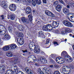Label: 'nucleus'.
Wrapping results in <instances>:
<instances>
[{"instance_id": "nucleus-1", "label": "nucleus", "mask_w": 74, "mask_h": 74, "mask_svg": "<svg viewBox=\"0 0 74 74\" xmlns=\"http://www.w3.org/2000/svg\"><path fill=\"white\" fill-rule=\"evenodd\" d=\"M67 55V53L65 51H63L61 53V55H62V56L65 55L64 57V58L65 60L69 61L70 62H71L73 61V59L70 56Z\"/></svg>"}, {"instance_id": "nucleus-2", "label": "nucleus", "mask_w": 74, "mask_h": 74, "mask_svg": "<svg viewBox=\"0 0 74 74\" xmlns=\"http://www.w3.org/2000/svg\"><path fill=\"white\" fill-rule=\"evenodd\" d=\"M29 47L30 48H34V52L36 53H38L40 52V50L37 46H35L34 43H31L29 44Z\"/></svg>"}, {"instance_id": "nucleus-3", "label": "nucleus", "mask_w": 74, "mask_h": 74, "mask_svg": "<svg viewBox=\"0 0 74 74\" xmlns=\"http://www.w3.org/2000/svg\"><path fill=\"white\" fill-rule=\"evenodd\" d=\"M71 71V70L70 69V68H69L68 66H64L62 69V72L64 74H68Z\"/></svg>"}, {"instance_id": "nucleus-4", "label": "nucleus", "mask_w": 74, "mask_h": 74, "mask_svg": "<svg viewBox=\"0 0 74 74\" xmlns=\"http://www.w3.org/2000/svg\"><path fill=\"white\" fill-rule=\"evenodd\" d=\"M49 24H47L46 25H44L42 29L44 31H47L49 30V31H51L52 30V28L51 29H49L50 27H52V25Z\"/></svg>"}, {"instance_id": "nucleus-5", "label": "nucleus", "mask_w": 74, "mask_h": 74, "mask_svg": "<svg viewBox=\"0 0 74 74\" xmlns=\"http://www.w3.org/2000/svg\"><path fill=\"white\" fill-rule=\"evenodd\" d=\"M38 71L39 74H49L50 73L49 70L45 68L43 69V72L40 69H39Z\"/></svg>"}, {"instance_id": "nucleus-6", "label": "nucleus", "mask_w": 74, "mask_h": 74, "mask_svg": "<svg viewBox=\"0 0 74 74\" xmlns=\"http://www.w3.org/2000/svg\"><path fill=\"white\" fill-rule=\"evenodd\" d=\"M19 38H19V37H17L15 38V40L16 41H17L19 45H22L24 44V40H23V39L21 38H20V40L18 41V40Z\"/></svg>"}, {"instance_id": "nucleus-7", "label": "nucleus", "mask_w": 74, "mask_h": 74, "mask_svg": "<svg viewBox=\"0 0 74 74\" xmlns=\"http://www.w3.org/2000/svg\"><path fill=\"white\" fill-rule=\"evenodd\" d=\"M56 61L58 63L63 64V63H64V60L60 57H58L56 58Z\"/></svg>"}, {"instance_id": "nucleus-8", "label": "nucleus", "mask_w": 74, "mask_h": 74, "mask_svg": "<svg viewBox=\"0 0 74 74\" xmlns=\"http://www.w3.org/2000/svg\"><path fill=\"white\" fill-rule=\"evenodd\" d=\"M45 13L46 15H48L49 16H51V17H52L53 18L55 17V15L53 14L52 13V12H51L48 10H46L45 11Z\"/></svg>"}, {"instance_id": "nucleus-9", "label": "nucleus", "mask_w": 74, "mask_h": 74, "mask_svg": "<svg viewBox=\"0 0 74 74\" xmlns=\"http://www.w3.org/2000/svg\"><path fill=\"white\" fill-rule=\"evenodd\" d=\"M37 62L38 63L40 62L42 63L45 64L47 62V61L45 59L41 58H38V60Z\"/></svg>"}, {"instance_id": "nucleus-10", "label": "nucleus", "mask_w": 74, "mask_h": 74, "mask_svg": "<svg viewBox=\"0 0 74 74\" xmlns=\"http://www.w3.org/2000/svg\"><path fill=\"white\" fill-rule=\"evenodd\" d=\"M59 21H53V22L52 27V28H55V27H57L59 26Z\"/></svg>"}, {"instance_id": "nucleus-11", "label": "nucleus", "mask_w": 74, "mask_h": 74, "mask_svg": "<svg viewBox=\"0 0 74 74\" xmlns=\"http://www.w3.org/2000/svg\"><path fill=\"white\" fill-rule=\"evenodd\" d=\"M9 9L11 11H15L16 5L15 4H12L9 6Z\"/></svg>"}, {"instance_id": "nucleus-12", "label": "nucleus", "mask_w": 74, "mask_h": 74, "mask_svg": "<svg viewBox=\"0 0 74 74\" xmlns=\"http://www.w3.org/2000/svg\"><path fill=\"white\" fill-rule=\"evenodd\" d=\"M21 21L24 23H29V20H27L26 18L25 17H22L21 18Z\"/></svg>"}, {"instance_id": "nucleus-13", "label": "nucleus", "mask_w": 74, "mask_h": 74, "mask_svg": "<svg viewBox=\"0 0 74 74\" xmlns=\"http://www.w3.org/2000/svg\"><path fill=\"white\" fill-rule=\"evenodd\" d=\"M1 5L2 7L3 8H7V5L6 4V3L4 1H3Z\"/></svg>"}, {"instance_id": "nucleus-14", "label": "nucleus", "mask_w": 74, "mask_h": 74, "mask_svg": "<svg viewBox=\"0 0 74 74\" xmlns=\"http://www.w3.org/2000/svg\"><path fill=\"white\" fill-rule=\"evenodd\" d=\"M5 67L4 65L3 64L0 65V73L2 71L3 72L4 71H5Z\"/></svg>"}, {"instance_id": "nucleus-15", "label": "nucleus", "mask_w": 74, "mask_h": 74, "mask_svg": "<svg viewBox=\"0 0 74 74\" xmlns=\"http://www.w3.org/2000/svg\"><path fill=\"white\" fill-rule=\"evenodd\" d=\"M31 8L30 7H27L26 9L25 12L26 14H29L31 13Z\"/></svg>"}, {"instance_id": "nucleus-16", "label": "nucleus", "mask_w": 74, "mask_h": 74, "mask_svg": "<svg viewBox=\"0 0 74 74\" xmlns=\"http://www.w3.org/2000/svg\"><path fill=\"white\" fill-rule=\"evenodd\" d=\"M69 23H70V22L67 21V20H64L63 22V23L64 25L65 26H66L67 27H68L69 26Z\"/></svg>"}, {"instance_id": "nucleus-17", "label": "nucleus", "mask_w": 74, "mask_h": 74, "mask_svg": "<svg viewBox=\"0 0 74 74\" xmlns=\"http://www.w3.org/2000/svg\"><path fill=\"white\" fill-rule=\"evenodd\" d=\"M62 8V6L61 5H57L56 7V9L59 12L61 10V8Z\"/></svg>"}, {"instance_id": "nucleus-18", "label": "nucleus", "mask_w": 74, "mask_h": 74, "mask_svg": "<svg viewBox=\"0 0 74 74\" xmlns=\"http://www.w3.org/2000/svg\"><path fill=\"white\" fill-rule=\"evenodd\" d=\"M25 70L28 74H32V70L27 69L25 68Z\"/></svg>"}, {"instance_id": "nucleus-19", "label": "nucleus", "mask_w": 74, "mask_h": 74, "mask_svg": "<svg viewBox=\"0 0 74 74\" xmlns=\"http://www.w3.org/2000/svg\"><path fill=\"white\" fill-rule=\"evenodd\" d=\"M13 58L14 59V64H16L18 63V57L16 56H14Z\"/></svg>"}, {"instance_id": "nucleus-20", "label": "nucleus", "mask_w": 74, "mask_h": 74, "mask_svg": "<svg viewBox=\"0 0 74 74\" xmlns=\"http://www.w3.org/2000/svg\"><path fill=\"white\" fill-rule=\"evenodd\" d=\"M10 47L11 49H15V48H16V45L15 44H12L11 45H10Z\"/></svg>"}, {"instance_id": "nucleus-21", "label": "nucleus", "mask_w": 74, "mask_h": 74, "mask_svg": "<svg viewBox=\"0 0 74 74\" xmlns=\"http://www.w3.org/2000/svg\"><path fill=\"white\" fill-rule=\"evenodd\" d=\"M5 38H3V40H8L11 38L10 36L8 35V34H6L5 35Z\"/></svg>"}, {"instance_id": "nucleus-22", "label": "nucleus", "mask_w": 74, "mask_h": 74, "mask_svg": "<svg viewBox=\"0 0 74 74\" xmlns=\"http://www.w3.org/2000/svg\"><path fill=\"white\" fill-rule=\"evenodd\" d=\"M68 33H71L72 32V30L71 29H70V28H66L64 29Z\"/></svg>"}, {"instance_id": "nucleus-23", "label": "nucleus", "mask_w": 74, "mask_h": 74, "mask_svg": "<svg viewBox=\"0 0 74 74\" xmlns=\"http://www.w3.org/2000/svg\"><path fill=\"white\" fill-rule=\"evenodd\" d=\"M17 36H18L17 37H19V38H21V37H23V34L22 32H18L17 33Z\"/></svg>"}, {"instance_id": "nucleus-24", "label": "nucleus", "mask_w": 74, "mask_h": 74, "mask_svg": "<svg viewBox=\"0 0 74 74\" xmlns=\"http://www.w3.org/2000/svg\"><path fill=\"white\" fill-rule=\"evenodd\" d=\"M10 19L11 20H14L15 18V16L14 14H12L10 15Z\"/></svg>"}, {"instance_id": "nucleus-25", "label": "nucleus", "mask_w": 74, "mask_h": 74, "mask_svg": "<svg viewBox=\"0 0 74 74\" xmlns=\"http://www.w3.org/2000/svg\"><path fill=\"white\" fill-rule=\"evenodd\" d=\"M18 30H23V26H22V25H18Z\"/></svg>"}, {"instance_id": "nucleus-26", "label": "nucleus", "mask_w": 74, "mask_h": 74, "mask_svg": "<svg viewBox=\"0 0 74 74\" xmlns=\"http://www.w3.org/2000/svg\"><path fill=\"white\" fill-rule=\"evenodd\" d=\"M39 36L40 37H44V35L43 34V32L42 31H40L39 33Z\"/></svg>"}, {"instance_id": "nucleus-27", "label": "nucleus", "mask_w": 74, "mask_h": 74, "mask_svg": "<svg viewBox=\"0 0 74 74\" xmlns=\"http://www.w3.org/2000/svg\"><path fill=\"white\" fill-rule=\"evenodd\" d=\"M28 17L29 19V21L31 22L32 21V20H33V17L32 16V14H29L28 16Z\"/></svg>"}, {"instance_id": "nucleus-28", "label": "nucleus", "mask_w": 74, "mask_h": 74, "mask_svg": "<svg viewBox=\"0 0 74 74\" xmlns=\"http://www.w3.org/2000/svg\"><path fill=\"white\" fill-rule=\"evenodd\" d=\"M63 12L66 14L67 13V12H68V10H67V9L66 8H64L63 9Z\"/></svg>"}, {"instance_id": "nucleus-29", "label": "nucleus", "mask_w": 74, "mask_h": 74, "mask_svg": "<svg viewBox=\"0 0 74 74\" xmlns=\"http://www.w3.org/2000/svg\"><path fill=\"white\" fill-rule=\"evenodd\" d=\"M36 1V2L38 5L39 4H40L41 3V0H35Z\"/></svg>"}, {"instance_id": "nucleus-30", "label": "nucleus", "mask_w": 74, "mask_h": 74, "mask_svg": "<svg viewBox=\"0 0 74 74\" xmlns=\"http://www.w3.org/2000/svg\"><path fill=\"white\" fill-rule=\"evenodd\" d=\"M32 4L34 6V7H35L36 6V2H35V0H32Z\"/></svg>"}, {"instance_id": "nucleus-31", "label": "nucleus", "mask_w": 74, "mask_h": 74, "mask_svg": "<svg viewBox=\"0 0 74 74\" xmlns=\"http://www.w3.org/2000/svg\"><path fill=\"white\" fill-rule=\"evenodd\" d=\"M7 56L8 57H12L13 56V54L11 53H9L7 54Z\"/></svg>"}, {"instance_id": "nucleus-32", "label": "nucleus", "mask_w": 74, "mask_h": 74, "mask_svg": "<svg viewBox=\"0 0 74 74\" xmlns=\"http://www.w3.org/2000/svg\"><path fill=\"white\" fill-rule=\"evenodd\" d=\"M68 5H69V6H71L72 5L74 6V3H71V2H69L68 4Z\"/></svg>"}, {"instance_id": "nucleus-33", "label": "nucleus", "mask_w": 74, "mask_h": 74, "mask_svg": "<svg viewBox=\"0 0 74 74\" xmlns=\"http://www.w3.org/2000/svg\"><path fill=\"white\" fill-rule=\"evenodd\" d=\"M5 47H6V50L8 51V50H9L10 49V45H8L5 46Z\"/></svg>"}, {"instance_id": "nucleus-34", "label": "nucleus", "mask_w": 74, "mask_h": 74, "mask_svg": "<svg viewBox=\"0 0 74 74\" xmlns=\"http://www.w3.org/2000/svg\"><path fill=\"white\" fill-rule=\"evenodd\" d=\"M22 2H28V3H30L31 1V0H22Z\"/></svg>"}, {"instance_id": "nucleus-35", "label": "nucleus", "mask_w": 74, "mask_h": 74, "mask_svg": "<svg viewBox=\"0 0 74 74\" xmlns=\"http://www.w3.org/2000/svg\"><path fill=\"white\" fill-rule=\"evenodd\" d=\"M73 26V24L71 23L70 22H69L68 27H72Z\"/></svg>"}, {"instance_id": "nucleus-36", "label": "nucleus", "mask_w": 74, "mask_h": 74, "mask_svg": "<svg viewBox=\"0 0 74 74\" xmlns=\"http://www.w3.org/2000/svg\"><path fill=\"white\" fill-rule=\"evenodd\" d=\"M67 33V32L66 31H63L61 32V34H62V35H64L65 34H66Z\"/></svg>"}, {"instance_id": "nucleus-37", "label": "nucleus", "mask_w": 74, "mask_h": 74, "mask_svg": "<svg viewBox=\"0 0 74 74\" xmlns=\"http://www.w3.org/2000/svg\"><path fill=\"white\" fill-rule=\"evenodd\" d=\"M59 1L62 3V4L64 5H66V3H64V2H63V0H59Z\"/></svg>"}, {"instance_id": "nucleus-38", "label": "nucleus", "mask_w": 74, "mask_h": 74, "mask_svg": "<svg viewBox=\"0 0 74 74\" xmlns=\"http://www.w3.org/2000/svg\"><path fill=\"white\" fill-rule=\"evenodd\" d=\"M31 58L33 60L34 59H35L36 57L34 55H32L31 56Z\"/></svg>"}, {"instance_id": "nucleus-39", "label": "nucleus", "mask_w": 74, "mask_h": 74, "mask_svg": "<svg viewBox=\"0 0 74 74\" xmlns=\"http://www.w3.org/2000/svg\"><path fill=\"white\" fill-rule=\"evenodd\" d=\"M54 74H60V73L59 71H55L54 72Z\"/></svg>"}, {"instance_id": "nucleus-40", "label": "nucleus", "mask_w": 74, "mask_h": 74, "mask_svg": "<svg viewBox=\"0 0 74 74\" xmlns=\"http://www.w3.org/2000/svg\"><path fill=\"white\" fill-rule=\"evenodd\" d=\"M3 51H7V49H6V47H5V46L3 48Z\"/></svg>"}, {"instance_id": "nucleus-41", "label": "nucleus", "mask_w": 74, "mask_h": 74, "mask_svg": "<svg viewBox=\"0 0 74 74\" xmlns=\"http://www.w3.org/2000/svg\"><path fill=\"white\" fill-rule=\"evenodd\" d=\"M50 40L49 39H47L46 40V44H48Z\"/></svg>"}, {"instance_id": "nucleus-42", "label": "nucleus", "mask_w": 74, "mask_h": 74, "mask_svg": "<svg viewBox=\"0 0 74 74\" xmlns=\"http://www.w3.org/2000/svg\"><path fill=\"white\" fill-rule=\"evenodd\" d=\"M0 26L1 27H3L2 28V29H5V28L4 27V26L2 25H0Z\"/></svg>"}, {"instance_id": "nucleus-43", "label": "nucleus", "mask_w": 74, "mask_h": 74, "mask_svg": "<svg viewBox=\"0 0 74 74\" xmlns=\"http://www.w3.org/2000/svg\"><path fill=\"white\" fill-rule=\"evenodd\" d=\"M54 45H59V44H58V42H54Z\"/></svg>"}, {"instance_id": "nucleus-44", "label": "nucleus", "mask_w": 74, "mask_h": 74, "mask_svg": "<svg viewBox=\"0 0 74 74\" xmlns=\"http://www.w3.org/2000/svg\"><path fill=\"white\" fill-rule=\"evenodd\" d=\"M14 69L16 71V70H17V66H15L14 67Z\"/></svg>"}, {"instance_id": "nucleus-45", "label": "nucleus", "mask_w": 74, "mask_h": 74, "mask_svg": "<svg viewBox=\"0 0 74 74\" xmlns=\"http://www.w3.org/2000/svg\"><path fill=\"white\" fill-rule=\"evenodd\" d=\"M42 1L43 3H45V4L47 3V1L46 0H42Z\"/></svg>"}, {"instance_id": "nucleus-46", "label": "nucleus", "mask_w": 74, "mask_h": 74, "mask_svg": "<svg viewBox=\"0 0 74 74\" xmlns=\"http://www.w3.org/2000/svg\"><path fill=\"white\" fill-rule=\"evenodd\" d=\"M54 4H56V5H57V4H58V1H56L54 3Z\"/></svg>"}, {"instance_id": "nucleus-47", "label": "nucleus", "mask_w": 74, "mask_h": 74, "mask_svg": "<svg viewBox=\"0 0 74 74\" xmlns=\"http://www.w3.org/2000/svg\"><path fill=\"white\" fill-rule=\"evenodd\" d=\"M1 18H2V19H4V17L3 15H1Z\"/></svg>"}, {"instance_id": "nucleus-48", "label": "nucleus", "mask_w": 74, "mask_h": 74, "mask_svg": "<svg viewBox=\"0 0 74 74\" xmlns=\"http://www.w3.org/2000/svg\"><path fill=\"white\" fill-rule=\"evenodd\" d=\"M22 51L23 53H25V52H27V50H22Z\"/></svg>"}, {"instance_id": "nucleus-49", "label": "nucleus", "mask_w": 74, "mask_h": 74, "mask_svg": "<svg viewBox=\"0 0 74 74\" xmlns=\"http://www.w3.org/2000/svg\"><path fill=\"white\" fill-rule=\"evenodd\" d=\"M51 62L52 63H55V62L52 59L51 60Z\"/></svg>"}, {"instance_id": "nucleus-50", "label": "nucleus", "mask_w": 74, "mask_h": 74, "mask_svg": "<svg viewBox=\"0 0 74 74\" xmlns=\"http://www.w3.org/2000/svg\"><path fill=\"white\" fill-rule=\"evenodd\" d=\"M54 66L55 67V68H56L57 67H59V65H54Z\"/></svg>"}, {"instance_id": "nucleus-51", "label": "nucleus", "mask_w": 74, "mask_h": 74, "mask_svg": "<svg viewBox=\"0 0 74 74\" xmlns=\"http://www.w3.org/2000/svg\"><path fill=\"white\" fill-rule=\"evenodd\" d=\"M18 73L19 74H24V73L21 71H20Z\"/></svg>"}, {"instance_id": "nucleus-52", "label": "nucleus", "mask_w": 74, "mask_h": 74, "mask_svg": "<svg viewBox=\"0 0 74 74\" xmlns=\"http://www.w3.org/2000/svg\"><path fill=\"white\" fill-rule=\"evenodd\" d=\"M56 32L57 34H58L59 33V31L56 30Z\"/></svg>"}, {"instance_id": "nucleus-53", "label": "nucleus", "mask_w": 74, "mask_h": 74, "mask_svg": "<svg viewBox=\"0 0 74 74\" xmlns=\"http://www.w3.org/2000/svg\"><path fill=\"white\" fill-rule=\"evenodd\" d=\"M49 67H51V68H53V65H49Z\"/></svg>"}, {"instance_id": "nucleus-54", "label": "nucleus", "mask_w": 74, "mask_h": 74, "mask_svg": "<svg viewBox=\"0 0 74 74\" xmlns=\"http://www.w3.org/2000/svg\"><path fill=\"white\" fill-rule=\"evenodd\" d=\"M33 61L34 62H36L37 61V59L36 58V57L33 60Z\"/></svg>"}, {"instance_id": "nucleus-55", "label": "nucleus", "mask_w": 74, "mask_h": 74, "mask_svg": "<svg viewBox=\"0 0 74 74\" xmlns=\"http://www.w3.org/2000/svg\"><path fill=\"white\" fill-rule=\"evenodd\" d=\"M20 0H15V1L16 3H19Z\"/></svg>"}, {"instance_id": "nucleus-56", "label": "nucleus", "mask_w": 74, "mask_h": 74, "mask_svg": "<svg viewBox=\"0 0 74 74\" xmlns=\"http://www.w3.org/2000/svg\"><path fill=\"white\" fill-rule=\"evenodd\" d=\"M34 64L36 66H38V63H35Z\"/></svg>"}, {"instance_id": "nucleus-57", "label": "nucleus", "mask_w": 74, "mask_h": 74, "mask_svg": "<svg viewBox=\"0 0 74 74\" xmlns=\"http://www.w3.org/2000/svg\"><path fill=\"white\" fill-rule=\"evenodd\" d=\"M10 71L9 70H8L6 72V73L8 74V73H10Z\"/></svg>"}, {"instance_id": "nucleus-58", "label": "nucleus", "mask_w": 74, "mask_h": 74, "mask_svg": "<svg viewBox=\"0 0 74 74\" xmlns=\"http://www.w3.org/2000/svg\"><path fill=\"white\" fill-rule=\"evenodd\" d=\"M66 7L68 8H70V6L69 5H68Z\"/></svg>"}, {"instance_id": "nucleus-59", "label": "nucleus", "mask_w": 74, "mask_h": 74, "mask_svg": "<svg viewBox=\"0 0 74 74\" xmlns=\"http://www.w3.org/2000/svg\"><path fill=\"white\" fill-rule=\"evenodd\" d=\"M73 35H72L71 34H69V36H70V37H72V36Z\"/></svg>"}, {"instance_id": "nucleus-60", "label": "nucleus", "mask_w": 74, "mask_h": 74, "mask_svg": "<svg viewBox=\"0 0 74 74\" xmlns=\"http://www.w3.org/2000/svg\"><path fill=\"white\" fill-rule=\"evenodd\" d=\"M8 19H9V18H10V16L8 15Z\"/></svg>"}, {"instance_id": "nucleus-61", "label": "nucleus", "mask_w": 74, "mask_h": 74, "mask_svg": "<svg viewBox=\"0 0 74 74\" xmlns=\"http://www.w3.org/2000/svg\"><path fill=\"white\" fill-rule=\"evenodd\" d=\"M71 19H72V18H74V16H71Z\"/></svg>"}, {"instance_id": "nucleus-62", "label": "nucleus", "mask_w": 74, "mask_h": 74, "mask_svg": "<svg viewBox=\"0 0 74 74\" xmlns=\"http://www.w3.org/2000/svg\"><path fill=\"white\" fill-rule=\"evenodd\" d=\"M67 39H65L64 41H65V42H66V41H67Z\"/></svg>"}, {"instance_id": "nucleus-63", "label": "nucleus", "mask_w": 74, "mask_h": 74, "mask_svg": "<svg viewBox=\"0 0 74 74\" xmlns=\"http://www.w3.org/2000/svg\"><path fill=\"white\" fill-rule=\"evenodd\" d=\"M53 54H51V55L50 56H51V57H53Z\"/></svg>"}, {"instance_id": "nucleus-64", "label": "nucleus", "mask_w": 74, "mask_h": 74, "mask_svg": "<svg viewBox=\"0 0 74 74\" xmlns=\"http://www.w3.org/2000/svg\"><path fill=\"white\" fill-rule=\"evenodd\" d=\"M73 50H74V45H73Z\"/></svg>"}]
</instances>
